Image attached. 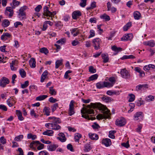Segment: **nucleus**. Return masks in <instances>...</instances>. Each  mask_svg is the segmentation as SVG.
I'll use <instances>...</instances> for the list:
<instances>
[{
	"instance_id": "obj_1",
	"label": "nucleus",
	"mask_w": 155,
	"mask_h": 155,
	"mask_svg": "<svg viewBox=\"0 0 155 155\" xmlns=\"http://www.w3.org/2000/svg\"><path fill=\"white\" fill-rule=\"evenodd\" d=\"M83 107L81 110V113L82 114V117L89 120H93L94 118L90 117L88 114H94V111L92 108L94 109L97 108L101 111V113L103 114H99L97 116V118L98 120H100L103 118H109L110 117V110L105 106L102 105L100 103H91L90 104L88 105L87 107H85V105L83 104Z\"/></svg>"
},
{
	"instance_id": "obj_2",
	"label": "nucleus",
	"mask_w": 155,
	"mask_h": 155,
	"mask_svg": "<svg viewBox=\"0 0 155 155\" xmlns=\"http://www.w3.org/2000/svg\"><path fill=\"white\" fill-rule=\"evenodd\" d=\"M27 6H26L21 7L19 10L18 14V17L21 20H24L26 18V14L25 11L27 9Z\"/></svg>"
},
{
	"instance_id": "obj_3",
	"label": "nucleus",
	"mask_w": 155,
	"mask_h": 155,
	"mask_svg": "<svg viewBox=\"0 0 155 155\" xmlns=\"http://www.w3.org/2000/svg\"><path fill=\"white\" fill-rule=\"evenodd\" d=\"M92 43L95 50H97L100 48V45L101 43V41L99 38H96L93 39Z\"/></svg>"
},
{
	"instance_id": "obj_4",
	"label": "nucleus",
	"mask_w": 155,
	"mask_h": 155,
	"mask_svg": "<svg viewBox=\"0 0 155 155\" xmlns=\"http://www.w3.org/2000/svg\"><path fill=\"white\" fill-rule=\"evenodd\" d=\"M9 83V81L8 79L5 77H3L0 80V86L4 87Z\"/></svg>"
},
{
	"instance_id": "obj_5",
	"label": "nucleus",
	"mask_w": 155,
	"mask_h": 155,
	"mask_svg": "<svg viewBox=\"0 0 155 155\" xmlns=\"http://www.w3.org/2000/svg\"><path fill=\"white\" fill-rule=\"evenodd\" d=\"M120 74L121 76L124 78L126 79L129 78H130V75L128 71L125 68L121 70L120 71Z\"/></svg>"
},
{
	"instance_id": "obj_6",
	"label": "nucleus",
	"mask_w": 155,
	"mask_h": 155,
	"mask_svg": "<svg viewBox=\"0 0 155 155\" xmlns=\"http://www.w3.org/2000/svg\"><path fill=\"white\" fill-rule=\"evenodd\" d=\"M126 123L125 119L123 117H121L116 120L115 124L116 125L121 127L124 125Z\"/></svg>"
},
{
	"instance_id": "obj_7",
	"label": "nucleus",
	"mask_w": 155,
	"mask_h": 155,
	"mask_svg": "<svg viewBox=\"0 0 155 155\" xmlns=\"http://www.w3.org/2000/svg\"><path fill=\"white\" fill-rule=\"evenodd\" d=\"M7 104L10 107H11L14 106L16 103V101L13 97H10L7 101Z\"/></svg>"
},
{
	"instance_id": "obj_8",
	"label": "nucleus",
	"mask_w": 155,
	"mask_h": 155,
	"mask_svg": "<svg viewBox=\"0 0 155 155\" xmlns=\"http://www.w3.org/2000/svg\"><path fill=\"white\" fill-rule=\"evenodd\" d=\"M73 103V101H71L69 105V109L68 114L70 116H71L74 113V107Z\"/></svg>"
},
{
	"instance_id": "obj_9",
	"label": "nucleus",
	"mask_w": 155,
	"mask_h": 155,
	"mask_svg": "<svg viewBox=\"0 0 155 155\" xmlns=\"http://www.w3.org/2000/svg\"><path fill=\"white\" fill-rule=\"evenodd\" d=\"M49 120L52 121L51 122L52 123L59 124L61 122L60 119L59 118L56 117H50L48 118Z\"/></svg>"
},
{
	"instance_id": "obj_10",
	"label": "nucleus",
	"mask_w": 155,
	"mask_h": 155,
	"mask_svg": "<svg viewBox=\"0 0 155 155\" xmlns=\"http://www.w3.org/2000/svg\"><path fill=\"white\" fill-rule=\"evenodd\" d=\"M8 12H10V13L9 14V17H12L13 14V10L12 8L11 7H6V10L5 12V15H8Z\"/></svg>"
},
{
	"instance_id": "obj_11",
	"label": "nucleus",
	"mask_w": 155,
	"mask_h": 155,
	"mask_svg": "<svg viewBox=\"0 0 155 155\" xmlns=\"http://www.w3.org/2000/svg\"><path fill=\"white\" fill-rule=\"evenodd\" d=\"M58 137H57L58 139L60 140L61 142H64L66 140V138L65 137L64 134L62 133H60L58 134Z\"/></svg>"
},
{
	"instance_id": "obj_12",
	"label": "nucleus",
	"mask_w": 155,
	"mask_h": 155,
	"mask_svg": "<svg viewBox=\"0 0 155 155\" xmlns=\"http://www.w3.org/2000/svg\"><path fill=\"white\" fill-rule=\"evenodd\" d=\"M11 36V35L8 33H4L1 36V39L4 41L9 38Z\"/></svg>"
},
{
	"instance_id": "obj_13",
	"label": "nucleus",
	"mask_w": 155,
	"mask_h": 155,
	"mask_svg": "<svg viewBox=\"0 0 155 155\" xmlns=\"http://www.w3.org/2000/svg\"><path fill=\"white\" fill-rule=\"evenodd\" d=\"M143 69L145 71H149L150 70H153L155 71V66L152 64H150L145 66L143 67Z\"/></svg>"
},
{
	"instance_id": "obj_14",
	"label": "nucleus",
	"mask_w": 155,
	"mask_h": 155,
	"mask_svg": "<svg viewBox=\"0 0 155 155\" xmlns=\"http://www.w3.org/2000/svg\"><path fill=\"white\" fill-rule=\"evenodd\" d=\"M81 14L80 11L74 12L72 14V17L74 19H76L81 16Z\"/></svg>"
},
{
	"instance_id": "obj_15",
	"label": "nucleus",
	"mask_w": 155,
	"mask_h": 155,
	"mask_svg": "<svg viewBox=\"0 0 155 155\" xmlns=\"http://www.w3.org/2000/svg\"><path fill=\"white\" fill-rule=\"evenodd\" d=\"M52 13L51 12L48 10V7L46 6H45L44 8L43 15L46 16H50Z\"/></svg>"
},
{
	"instance_id": "obj_16",
	"label": "nucleus",
	"mask_w": 155,
	"mask_h": 155,
	"mask_svg": "<svg viewBox=\"0 0 155 155\" xmlns=\"http://www.w3.org/2000/svg\"><path fill=\"white\" fill-rule=\"evenodd\" d=\"M102 142V143L106 147L110 146L111 144V140L109 138L103 139Z\"/></svg>"
},
{
	"instance_id": "obj_17",
	"label": "nucleus",
	"mask_w": 155,
	"mask_h": 155,
	"mask_svg": "<svg viewBox=\"0 0 155 155\" xmlns=\"http://www.w3.org/2000/svg\"><path fill=\"white\" fill-rule=\"evenodd\" d=\"M133 35L131 34H128L127 35H124L123 37L121 38V41H126L130 40L132 38Z\"/></svg>"
},
{
	"instance_id": "obj_18",
	"label": "nucleus",
	"mask_w": 155,
	"mask_h": 155,
	"mask_svg": "<svg viewBox=\"0 0 155 155\" xmlns=\"http://www.w3.org/2000/svg\"><path fill=\"white\" fill-rule=\"evenodd\" d=\"M134 70L139 73V76L140 77H143L145 76L144 72L142 71L140 68L138 67H135L134 68Z\"/></svg>"
},
{
	"instance_id": "obj_19",
	"label": "nucleus",
	"mask_w": 155,
	"mask_h": 155,
	"mask_svg": "<svg viewBox=\"0 0 155 155\" xmlns=\"http://www.w3.org/2000/svg\"><path fill=\"white\" fill-rule=\"evenodd\" d=\"M58 147V145L56 144H51L47 146L48 150L51 151H54L56 148Z\"/></svg>"
},
{
	"instance_id": "obj_20",
	"label": "nucleus",
	"mask_w": 155,
	"mask_h": 155,
	"mask_svg": "<svg viewBox=\"0 0 155 155\" xmlns=\"http://www.w3.org/2000/svg\"><path fill=\"white\" fill-rule=\"evenodd\" d=\"M39 143H40V142L39 141H33L30 143V147L31 148L35 149Z\"/></svg>"
},
{
	"instance_id": "obj_21",
	"label": "nucleus",
	"mask_w": 155,
	"mask_h": 155,
	"mask_svg": "<svg viewBox=\"0 0 155 155\" xmlns=\"http://www.w3.org/2000/svg\"><path fill=\"white\" fill-rule=\"evenodd\" d=\"M29 64L30 67L32 68H35L36 67V61L35 59L33 58H31L29 61Z\"/></svg>"
},
{
	"instance_id": "obj_22",
	"label": "nucleus",
	"mask_w": 155,
	"mask_h": 155,
	"mask_svg": "<svg viewBox=\"0 0 155 155\" xmlns=\"http://www.w3.org/2000/svg\"><path fill=\"white\" fill-rule=\"evenodd\" d=\"M89 138L92 140H97L98 139V135L90 133L88 134Z\"/></svg>"
},
{
	"instance_id": "obj_23",
	"label": "nucleus",
	"mask_w": 155,
	"mask_h": 155,
	"mask_svg": "<svg viewBox=\"0 0 155 155\" xmlns=\"http://www.w3.org/2000/svg\"><path fill=\"white\" fill-rule=\"evenodd\" d=\"M54 133L53 130H47L44 131L42 134L44 135H48V136H52Z\"/></svg>"
},
{
	"instance_id": "obj_24",
	"label": "nucleus",
	"mask_w": 155,
	"mask_h": 155,
	"mask_svg": "<svg viewBox=\"0 0 155 155\" xmlns=\"http://www.w3.org/2000/svg\"><path fill=\"white\" fill-rule=\"evenodd\" d=\"M61 128V127L56 123H52L51 129L55 130H58Z\"/></svg>"
},
{
	"instance_id": "obj_25",
	"label": "nucleus",
	"mask_w": 155,
	"mask_h": 155,
	"mask_svg": "<svg viewBox=\"0 0 155 155\" xmlns=\"http://www.w3.org/2000/svg\"><path fill=\"white\" fill-rule=\"evenodd\" d=\"M142 112H138L135 114L134 115V119L135 120H138L139 117H143L142 115Z\"/></svg>"
},
{
	"instance_id": "obj_26",
	"label": "nucleus",
	"mask_w": 155,
	"mask_h": 155,
	"mask_svg": "<svg viewBox=\"0 0 155 155\" xmlns=\"http://www.w3.org/2000/svg\"><path fill=\"white\" fill-rule=\"evenodd\" d=\"M134 18L136 20H139L141 18V14L138 11H135L134 13Z\"/></svg>"
},
{
	"instance_id": "obj_27",
	"label": "nucleus",
	"mask_w": 155,
	"mask_h": 155,
	"mask_svg": "<svg viewBox=\"0 0 155 155\" xmlns=\"http://www.w3.org/2000/svg\"><path fill=\"white\" fill-rule=\"evenodd\" d=\"M16 114L18 117V119L20 120H22L24 119V118L22 116V113L19 110H16Z\"/></svg>"
},
{
	"instance_id": "obj_28",
	"label": "nucleus",
	"mask_w": 155,
	"mask_h": 155,
	"mask_svg": "<svg viewBox=\"0 0 155 155\" xmlns=\"http://www.w3.org/2000/svg\"><path fill=\"white\" fill-rule=\"evenodd\" d=\"M48 96L47 95H41L37 97L36 98V100L37 101H41L45 99Z\"/></svg>"
},
{
	"instance_id": "obj_29",
	"label": "nucleus",
	"mask_w": 155,
	"mask_h": 155,
	"mask_svg": "<svg viewBox=\"0 0 155 155\" xmlns=\"http://www.w3.org/2000/svg\"><path fill=\"white\" fill-rule=\"evenodd\" d=\"M10 24V22L8 20L4 19L2 24V26L4 27H7Z\"/></svg>"
},
{
	"instance_id": "obj_30",
	"label": "nucleus",
	"mask_w": 155,
	"mask_h": 155,
	"mask_svg": "<svg viewBox=\"0 0 155 155\" xmlns=\"http://www.w3.org/2000/svg\"><path fill=\"white\" fill-rule=\"evenodd\" d=\"M102 99L106 103L109 102L112 100L111 98L106 96H104L102 97Z\"/></svg>"
},
{
	"instance_id": "obj_31",
	"label": "nucleus",
	"mask_w": 155,
	"mask_h": 155,
	"mask_svg": "<svg viewBox=\"0 0 155 155\" xmlns=\"http://www.w3.org/2000/svg\"><path fill=\"white\" fill-rule=\"evenodd\" d=\"M50 109L49 108L45 107L44 108L43 112L45 113V114L47 116H48L50 115Z\"/></svg>"
},
{
	"instance_id": "obj_32",
	"label": "nucleus",
	"mask_w": 155,
	"mask_h": 155,
	"mask_svg": "<svg viewBox=\"0 0 155 155\" xmlns=\"http://www.w3.org/2000/svg\"><path fill=\"white\" fill-rule=\"evenodd\" d=\"M102 58L103 59V62L104 63H106L108 62L109 58L107 55L105 54H101Z\"/></svg>"
},
{
	"instance_id": "obj_33",
	"label": "nucleus",
	"mask_w": 155,
	"mask_h": 155,
	"mask_svg": "<svg viewBox=\"0 0 155 155\" xmlns=\"http://www.w3.org/2000/svg\"><path fill=\"white\" fill-rule=\"evenodd\" d=\"M98 77V75L97 74L93 75L89 77L88 81H93L94 80L96 79H97Z\"/></svg>"
},
{
	"instance_id": "obj_34",
	"label": "nucleus",
	"mask_w": 155,
	"mask_h": 155,
	"mask_svg": "<svg viewBox=\"0 0 155 155\" xmlns=\"http://www.w3.org/2000/svg\"><path fill=\"white\" fill-rule=\"evenodd\" d=\"M81 135L79 133H76L74 136V139L75 142H79L80 139L81 138Z\"/></svg>"
},
{
	"instance_id": "obj_35",
	"label": "nucleus",
	"mask_w": 155,
	"mask_h": 155,
	"mask_svg": "<svg viewBox=\"0 0 155 155\" xmlns=\"http://www.w3.org/2000/svg\"><path fill=\"white\" fill-rule=\"evenodd\" d=\"M100 18L101 19H104L106 21H108L110 19L109 16L106 14H103L101 15L100 16Z\"/></svg>"
},
{
	"instance_id": "obj_36",
	"label": "nucleus",
	"mask_w": 155,
	"mask_h": 155,
	"mask_svg": "<svg viewBox=\"0 0 155 155\" xmlns=\"http://www.w3.org/2000/svg\"><path fill=\"white\" fill-rule=\"evenodd\" d=\"M111 49L112 50L117 52L120 51L122 50V48L120 47L118 48L115 45L113 46L112 47Z\"/></svg>"
},
{
	"instance_id": "obj_37",
	"label": "nucleus",
	"mask_w": 155,
	"mask_h": 155,
	"mask_svg": "<svg viewBox=\"0 0 155 155\" xmlns=\"http://www.w3.org/2000/svg\"><path fill=\"white\" fill-rule=\"evenodd\" d=\"M116 131L115 130H111L109 132V137L111 138L114 139L115 138V136L114 134L116 133Z\"/></svg>"
},
{
	"instance_id": "obj_38",
	"label": "nucleus",
	"mask_w": 155,
	"mask_h": 155,
	"mask_svg": "<svg viewBox=\"0 0 155 155\" xmlns=\"http://www.w3.org/2000/svg\"><path fill=\"white\" fill-rule=\"evenodd\" d=\"M84 150L86 152L89 151L91 149V146L89 143H87L84 146Z\"/></svg>"
},
{
	"instance_id": "obj_39",
	"label": "nucleus",
	"mask_w": 155,
	"mask_h": 155,
	"mask_svg": "<svg viewBox=\"0 0 155 155\" xmlns=\"http://www.w3.org/2000/svg\"><path fill=\"white\" fill-rule=\"evenodd\" d=\"M40 51L43 53L47 54L48 53V50L45 48H42L40 49Z\"/></svg>"
},
{
	"instance_id": "obj_40",
	"label": "nucleus",
	"mask_w": 155,
	"mask_h": 155,
	"mask_svg": "<svg viewBox=\"0 0 155 155\" xmlns=\"http://www.w3.org/2000/svg\"><path fill=\"white\" fill-rule=\"evenodd\" d=\"M27 138L28 139H31L32 140L35 139L37 138L35 135H32L31 133H29L27 135Z\"/></svg>"
},
{
	"instance_id": "obj_41",
	"label": "nucleus",
	"mask_w": 155,
	"mask_h": 155,
	"mask_svg": "<svg viewBox=\"0 0 155 155\" xmlns=\"http://www.w3.org/2000/svg\"><path fill=\"white\" fill-rule=\"evenodd\" d=\"M13 6H12L13 8H15V6H17L19 5L20 3V2L16 0H13L12 2Z\"/></svg>"
},
{
	"instance_id": "obj_42",
	"label": "nucleus",
	"mask_w": 155,
	"mask_h": 155,
	"mask_svg": "<svg viewBox=\"0 0 155 155\" xmlns=\"http://www.w3.org/2000/svg\"><path fill=\"white\" fill-rule=\"evenodd\" d=\"M145 45L149 46L151 47H153L155 45L153 41H151L145 42Z\"/></svg>"
},
{
	"instance_id": "obj_43",
	"label": "nucleus",
	"mask_w": 155,
	"mask_h": 155,
	"mask_svg": "<svg viewBox=\"0 0 155 155\" xmlns=\"http://www.w3.org/2000/svg\"><path fill=\"white\" fill-rule=\"evenodd\" d=\"M62 64V61L58 60L55 62V68H58L59 66Z\"/></svg>"
},
{
	"instance_id": "obj_44",
	"label": "nucleus",
	"mask_w": 155,
	"mask_h": 155,
	"mask_svg": "<svg viewBox=\"0 0 155 155\" xmlns=\"http://www.w3.org/2000/svg\"><path fill=\"white\" fill-rule=\"evenodd\" d=\"M19 73L21 77L24 78L26 77L25 71L23 69H21L20 70Z\"/></svg>"
},
{
	"instance_id": "obj_45",
	"label": "nucleus",
	"mask_w": 155,
	"mask_h": 155,
	"mask_svg": "<svg viewBox=\"0 0 155 155\" xmlns=\"http://www.w3.org/2000/svg\"><path fill=\"white\" fill-rule=\"evenodd\" d=\"M49 92L51 95H55L56 94V92L55 90L53 89V87H49Z\"/></svg>"
},
{
	"instance_id": "obj_46",
	"label": "nucleus",
	"mask_w": 155,
	"mask_h": 155,
	"mask_svg": "<svg viewBox=\"0 0 155 155\" xmlns=\"http://www.w3.org/2000/svg\"><path fill=\"white\" fill-rule=\"evenodd\" d=\"M129 96L130 97L128 100L129 102H132L134 101L135 98V96L134 94H129Z\"/></svg>"
},
{
	"instance_id": "obj_47",
	"label": "nucleus",
	"mask_w": 155,
	"mask_h": 155,
	"mask_svg": "<svg viewBox=\"0 0 155 155\" xmlns=\"http://www.w3.org/2000/svg\"><path fill=\"white\" fill-rule=\"evenodd\" d=\"M104 87H110L113 86V84L108 82H103Z\"/></svg>"
},
{
	"instance_id": "obj_48",
	"label": "nucleus",
	"mask_w": 155,
	"mask_h": 155,
	"mask_svg": "<svg viewBox=\"0 0 155 155\" xmlns=\"http://www.w3.org/2000/svg\"><path fill=\"white\" fill-rule=\"evenodd\" d=\"M97 87L98 89H101L104 87L103 82H99L96 84Z\"/></svg>"
},
{
	"instance_id": "obj_49",
	"label": "nucleus",
	"mask_w": 155,
	"mask_h": 155,
	"mask_svg": "<svg viewBox=\"0 0 155 155\" xmlns=\"http://www.w3.org/2000/svg\"><path fill=\"white\" fill-rule=\"evenodd\" d=\"M23 135H20L16 136L14 138V140L16 141H20L23 138Z\"/></svg>"
},
{
	"instance_id": "obj_50",
	"label": "nucleus",
	"mask_w": 155,
	"mask_h": 155,
	"mask_svg": "<svg viewBox=\"0 0 155 155\" xmlns=\"http://www.w3.org/2000/svg\"><path fill=\"white\" fill-rule=\"evenodd\" d=\"M90 35L88 37L89 38H91L94 37L95 35V33L94 31L93 30H91L89 32Z\"/></svg>"
},
{
	"instance_id": "obj_51",
	"label": "nucleus",
	"mask_w": 155,
	"mask_h": 155,
	"mask_svg": "<svg viewBox=\"0 0 155 155\" xmlns=\"http://www.w3.org/2000/svg\"><path fill=\"white\" fill-rule=\"evenodd\" d=\"M87 1V0H81V2L80 3V5L81 7H84L86 5Z\"/></svg>"
},
{
	"instance_id": "obj_52",
	"label": "nucleus",
	"mask_w": 155,
	"mask_h": 155,
	"mask_svg": "<svg viewBox=\"0 0 155 155\" xmlns=\"http://www.w3.org/2000/svg\"><path fill=\"white\" fill-rule=\"evenodd\" d=\"M58 103H55L51 107V110L52 112H54L58 107Z\"/></svg>"
},
{
	"instance_id": "obj_53",
	"label": "nucleus",
	"mask_w": 155,
	"mask_h": 155,
	"mask_svg": "<svg viewBox=\"0 0 155 155\" xmlns=\"http://www.w3.org/2000/svg\"><path fill=\"white\" fill-rule=\"evenodd\" d=\"M0 142L2 144H4L6 143V140L3 136H2L0 137Z\"/></svg>"
},
{
	"instance_id": "obj_54",
	"label": "nucleus",
	"mask_w": 155,
	"mask_h": 155,
	"mask_svg": "<svg viewBox=\"0 0 155 155\" xmlns=\"http://www.w3.org/2000/svg\"><path fill=\"white\" fill-rule=\"evenodd\" d=\"M89 71L92 73H94L96 72V70L92 66H90L89 67Z\"/></svg>"
},
{
	"instance_id": "obj_55",
	"label": "nucleus",
	"mask_w": 155,
	"mask_h": 155,
	"mask_svg": "<svg viewBox=\"0 0 155 155\" xmlns=\"http://www.w3.org/2000/svg\"><path fill=\"white\" fill-rule=\"evenodd\" d=\"M29 81H26L25 82L24 84H21V87L22 88H24L26 87L28 85Z\"/></svg>"
},
{
	"instance_id": "obj_56",
	"label": "nucleus",
	"mask_w": 155,
	"mask_h": 155,
	"mask_svg": "<svg viewBox=\"0 0 155 155\" xmlns=\"http://www.w3.org/2000/svg\"><path fill=\"white\" fill-rule=\"evenodd\" d=\"M92 127L94 129H97L100 128L99 125L96 123H94Z\"/></svg>"
},
{
	"instance_id": "obj_57",
	"label": "nucleus",
	"mask_w": 155,
	"mask_h": 155,
	"mask_svg": "<svg viewBox=\"0 0 155 155\" xmlns=\"http://www.w3.org/2000/svg\"><path fill=\"white\" fill-rule=\"evenodd\" d=\"M65 42V39L64 38H61L56 43L58 44L61 43L62 45Z\"/></svg>"
},
{
	"instance_id": "obj_58",
	"label": "nucleus",
	"mask_w": 155,
	"mask_h": 155,
	"mask_svg": "<svg viewBox=\"0 0 155 155\" xmlns=\"http://www.w3.org/2000/svg\"><path fill=\"white\" fill-rule=\"evenodd\" d=\"M154 97L152 95H149L146 98V100L147 101H152L154 99Z\"/></svg>"
},
{
	"instance_id": "obj_59",
	"label": "nucleus",
	"mask_w": 155,
	"mask_h": 155,
	"mask_svg": "<svg viewBox=\"0 0 155 155\" xmlns=\"http://www.w3.org/2000/svg\"><path fill=\"white\" fill-rule=\"evenodd\" d=\"M68 149L70 150L71 151L73 152L74 151L73 146L71 144H69L67 146Z\"/></svg>"
},
{
	"instance_id": "obj_60",
	"label": "nucleus",
	"mask_w": 155,
	"mask_h": 155,
	"mask_svg": "<svg viewBox=\"0 0 155 155\" xmlns=\"http://www.w3.org/2000/svg\"><path fill=\"white\" fill-rule=\"evenodd\" d=\"M0 109L4 111H6L7 110V108L5 105L3 104H0Z\"/></svg>"
},
{
	"instance_id": "obj_61",
	"label": "nucleus",
	"mask_w": 155,
	"mask_h": 155,
	"mask_svg": "<svg viewBox=\"0 0 155 155\" xmlns=\"http://www.w3.org/2000/svg\"><path fill=\"white\" fill-rule=\"evenodd\" d=\"M109 81L112 83L111 84L113 85L115 83V80L114 77H111L109 79Z\"/></svg>"
},
{
	"instance_id": "obj_62",
	"label": "nucleus",
	"mask_w": 155,
	"mask_h": 155,
	"mask_svg": "<svg viewBox=\"0 0 155 155\" xmlns=\"http://www.w3.org/2000/svg\"><path fill=\"white\" fill-rule=\"evenodd\" d=\"M39 155H49V153L46 151H42L40 152Z\"/></svg>"
},
{
	"instance_id": "obj_63",
	"label": "nucleus",
	"mask_w": 155,
	"mask_h": 155,
	"mask_svg": "<svg viewBox=\"0 0 155 155\" xmlns=\"http://www.w3.org/2000/svg\"><path fill=\"white\" fill-rule=\"evenodd\" d=\"M38 144H39V145L37 147V149L38 150H41L44 148V144L40 143Z\"/></svg>"
},
{
	"instance_id": "obj_64",
	"label": "nucleus",
	"mask_w": 155,
	"mask_h": 155,
	"mask_svg": "<svg viewBox=\"0 0 155 155\" xmlns=\"http://www.w3.org/2000/svg\"><path fill=\"white\" fill-rule=\"evenodd\" d=\"M30 114L31 116H34L35 118H37L38 117V115L36 114V113L34 110H31Z\"/></svg>"
}]
</instances>
